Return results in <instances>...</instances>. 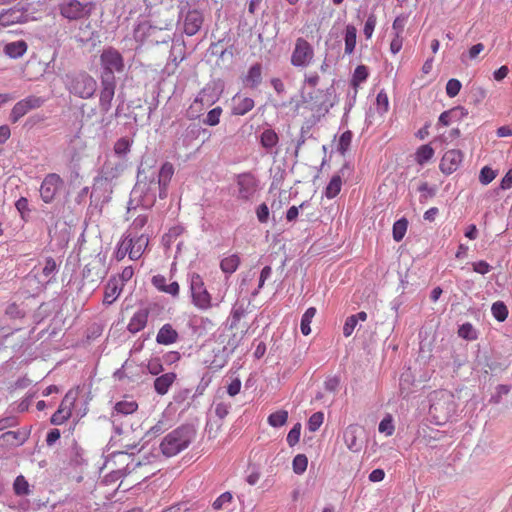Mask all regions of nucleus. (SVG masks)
Returning a JSON list of instances; mask_svg holds the SVG:
<instances>
[{
  "label": "nucleus",
  "mask_w": 512,
  "mask_h": 512,
  "mask_svg": "<svg viewBox=\"0 0 512 512\" xmlns=\"http://www.w3.org/2000/svg\"><path fill=\"white\" fill-rule=\"evenodd\" d=\"M174 174V167L171 163L165 162L158 172L151 171L146 173L144 168H139L138 182L135 185L132 193L144 195L145 202L153 203L156 199V194L160 199L167 196V187Z\"/></svg>",
  "instance_id": "nucleus-1"
},
{
  "label": "nucleus",
  "mask_w": 512,
  "mask_h": 512,
  "mask_svg": "<svg viewBox=\"0 0 512 512\" xmlns=\"http://www.w3.org/2000/svg\"><path fill=\"white\" fill-rule=\"evenodd\" d=\"M196 436L191 425H182L168 433L160 443V450L166 457H172L186 449Z\"/></svg>",
  "instance_id": "nucleus-2"
},
{
  "label": "nucleus",
  "mask_w": 512,
  "mask_h": 512,
  "mask_svg": "<svg viewBox=\"0 0 512 512\" xmlns=\"http://www.w3.org/2000/svg\"><path fill=\"white\" fill-rule=\"evenodd\" d=\"M67 91L80 99H91L97 90V81L86 71L70 72L64 80Z\"/></svg>",
  "instance_id": "nucleus-3"
},
{
  "label": "nucleus",
  "mask_w": 512,
  "mask_h": 512,
  "mask_svg": "<svg viewBox=\"0 0 512 512\" xmlns=\"http://www.w3.org/2000/svg\"><path fill=\"white\" fill-rule=\"evenodd\" d=\"M101 74L100 79L116 81L115 74L125 70V62L122 54L114 47H106L102 50L100 57Z\"/></svg>",
  "instance_id": "nucleus-4"
},
{
  "label": "nucleus",
  "mask_w": 512,
  "mask_h": 512,
  "mask_svg": "<svg viewBox=\"0 0 512 512\" xmlns=\"http://www.w3.org/2000/svg\"><path fill=\"white\" fill-rule=\"evenodd\" d=\"M189 288L192 303L200 310H208L212 307V297L207 291L202 277L197 273L188 275Z\"/></svg>",
  "instance_id": "nucleus-5"
},
{
  "label": "nucleus",
  "mask_w": 512,
  "mask_h": 512,
  "mask_svg": "<svg viewBox=\"0 0 512 512\" xmlns=\"http://www.w3.org/2000/svg\"><path fill=\"white\" fill-rule=\"evenodd\" d=\"M219 96L215 87L208 84L196 95L193 103L188 108V117L191 119L199 118L205 108L213 105Z\"/></svg>",
  "instance_id": "nucleus-6"
},
{
  "label": "nucleus",
  "mask_w": 512,
  "mask_h": 512,
  "mask_svg": "<svg viewBox=\"0 0 512 512\" xmlns=\"http://www.w3.org/2000/svg\"><path fill=\"white\" fill-rule=\"evenodd\" d=\"M313 59V46L306 39L297 38L291 54V64L297 68H307L313 62Z\"/></svg>",
  "instance_id": "nucleus-7"
},
{
  "label": "nucleus",
  "mask_w": 512,
  "mask_h": 512,
  "mask_svg": "<svg viewBox=\"0 0 512 512\" xmlns=\"http://www.w3.org/2000/svg\"><path fill=\"white\" fill-rule=\"evenodd\" d=\"M94 8L91 2H80L79 0H67L60 4V14L68 20H81L88 18Z\"/></svg>",
  "instance_id": "nucleus-8"
},
{
  "label": "nucleus",
  "mask_w": 512,
  "mask_h": 512,
  "mask_svg": "<svg viewBox=\"0 0 512 512\" xmlns=\"http://www.w3.org/2000/svg\"><path fill=\"white\" fill-rule=\"evenodd\" d=\"M63 181L56 173L48 174L41 183L40 196L45 203H51L58 190L62 186Z\"/></svg>",
  "instance_id": "nucleus-9"
},
{
  "label": "nucleus",
  "mask_w": 512,
  "mask_h": 512,
  "mask_svg": "<svg viewBox=\"0 0 512 512\" xmlns=\"http://www.w3.org/2000/svg\"><path fill=\"white\" fill-rule=\"evenodd\" d=\"M106 274L105 258L98 254L91 262L86 264L82 271V276L90 282H98Z\"/></svg>",
  "instance_id": "nucleus-10"
},
{
  "label": "nucleus",
  "mask_w": 512,
  "mask_h": 512,
  "mask_svg": "<svg viewBox=\"0 0 512 512\" xmlns=\"http://www.w3.org/2000/svg\"><path fill=\"white\" fill-rule=\"evenodd\" d=\"M238 199L248 201L257 191V180L250 173H243L237 177Z\"/></svg>",
  "instance_id": "nucleus-11"
},
{
  "label": "nucleus",
  "mask_w": 512,
  "mask_h": 512,
  "mask_svg": "<svg viewBox=\"0 0 512 512\" xmlns=\"http://www.w3.org/2000/svg\"><path fill=\"white\" fill-rule=\"evenodd\" d=\"M116 81L100 79L99 108L101 112L107 113L112 107V100L115 95Z\"/></svg>",
  "instance_id": "nucleus-12"
},
{
  "label": "nucleus",
  "mask_w": 512,
  "mask_h": 512,
  "mask_svg": "<svg viewBox=\"0 0 512 512\" xmlns=\"http://www.w3.org/2000/svg\"><path fill=\"white\" fill-rule=\"evenodd\" d=\"M463 161V153L457 149H451L445 152L440 162V170L446 175L455 172Z\"/></svg>",
  "instance_id": "nucleus-13"
},
{
  "label": "nucleus",
  "mask_w": 512,
  "mask_h": 512,
  "mask_svg": "<svg viewBox=\"0 0 512 512\" xmlns=\"http://www.w3.org/2000/svg\"><path fill=\"white\" fill-rule=\"evenodd\" d=\"M126 240H131V245H129L130 248V259L131 260H138L142 254L144 253L145 249L148 246L149 238L148 235L145 233L141 234H131V233H125L124 234Z\"/></svg>",
  "instance_id": "nucleus-14"
},
{
  "label": "nucleus",
  "mask_w": 512,
  "mask_h": 512,
  "mask_svg": "<svg viewBox=\"0 0 512 512\" xmlns=\"http://www.w3.org/2000/svg\"><path fill=\"white\" fill-rule=\"evenodd\" d=\"M127 167V160L112 156L107 159L102 167V173L106 180L118 177Z\"/></svg>",
  "instance_id": "nucleus-15"
},
{
  "label": "nucleus",
  "mask_w": 512,
  "mask_h": 512,
  "mask_svg": "<svg viewBox=\"0 0 512 512\" xmlns=\"http://www.w3.org/2000/svg\"><path fill=\"white\" fill-rule=\"evenodd\" d=\"M203 14L197 9L189 10L184 18V32L188 36L195 35L202 27Z\"/></svg>",
  "instance_id": "nucleus-16"
},
{
  "label": "nucleus",
  "mask_w": 512,
  "mask_h": 512,
  "mask_svg": "<svg viewBox=\"0 0 512 512\" xmlns=\"http://www.w3.org/2000/svg\"><path fill=\"white\" fill-rule=\"evenodd\" d=\"M74 37L75 40L81 45L91 44L93 47H95L99 42V35L97 31L94 30L90 22L81 24Z\"/></svg>",
  "instance_id": "nucleus-17"
},
{
  "label": "nucleus",
  "mask_w": 512,
  "mask_h": 512,
  "mask_svg": "<svg viewBox=\"0 0 512 512\" xmlns=\"http://www.w3.org/2000/svg\"><path fill=\"white\" fill-rule=\"evenodd\" d=\"M352 170L351 166L348 163H345L342 168L339 171V174L334 175L328 185L326 186L324 190V195L328 199L335 198L341 191L342 187V179L341 176H345L346 173H349Z\"/></svg>",
  "instance_id": "nucleus-18"
},
{
  "label": "nucleus",
  "mask_w": 512,
  "mask_h": 512,
  "mask_svg": "<svg viewBox=\"0 0 512 512\" xmlns=\"http://www.w3.org/2000/svg\"><path fill=\"white\" fill-rule=\"evenodd\" d=\"M255 106L254 100L250 97H244L236 94L232 98V114L243 116L251 111Z\"/></svg>",
  "instance_id": "nucleus-19"
},
{
  "label": "nucleus",
  "mask_w": 512,
  "mask_h": 512,
  "mask_svg": "<svg viewBox=\"0 0 512 512\" xmlns=\"http://www.w3.org/2000/svg\"><path fill=\"white\" fill-rule=\"evenodd\" d=\"M71 405L69 394H67L62 400L59 408L51 417V423L54 425L63 424L71 416Z\"/></svg>",
  "instance_id": "nucleus-20"
},
{
  "label": "nucleus",
  "mask_w": 512,
  "mask_h": 512,
  "mask_svg": "<svg viewBox=\"0 0 512 512\" xmlns=\"http://www.w3.org/2000/svg\"><path fill=\"white\" fill-rule=\"evenodd\" d=\"M138 408V404L134 400H122L115 404L112 413L113 422H119L121 416L134 413Z\"/></svg>",
  "instance_id": "nucleus-21"
},
{
  "label": "nucleus",
  "mask_w": 512,
  "mask_h": 512,
  "mask_svg": "<svg viewBox=\"0 0 512 512\" xmlns=\"http://www.w3.org/2000/svg\"><path fill=\"white\" fill-rule=\"evenodd\" d=\"M179 338L178 332L172 327L171 324H164L158 331L156 342L161 345H171L177 342Z\"/></svg>",
  "instance_id": "nucleus-22"
},
{
  "label": "nucleus",
  "mask_w": 512,
  "mask_h": 512,
  "mask_svg": "<svg viewBox=\"0 0 512 512\" xmlns=\"http://www.w3.org/2000/svg\"><path fill=\"white\" fill-rule=\"evenodd\" d=\"M359 428L356 425H350L344 431V443L352 452H359L362 448L361 442L358 440Z\"/></svg>",
  "instance_id": "nucleus-23"
},
{
  "label": "nucleus",
  "mask_w": 512,
  "mask_h": 512,
  "mask_svg": "<svg viewBox=\"0 0 512 512\" xmlns=\"http://www.w3.org/2000/svg\"><path fill=\"white\" fill-rule=\"evenodd\" d=\"M262 82V65L260 63L253 64L245 77L243 83L246 87L251 89L257 88Z\"/></svg>",
  "instance_id": "nucleus-24"
},
{
  "label": "nucleus",
  "mask_w": 512,
  "mask_h": 512,
  "mask_svg": "<svg viewBox=\"0 0 512 512\" xmlns=\"http://www.w3.org/2000/svg\"><path fill=\"white\" fill-rule=\"evenodd\" d=\"M177 375L174 372H168L158 376L154 380V389L158 395H165L176 380Z\"/></svg>",
  "instance_id": "nucleus-25"
},
{
  "label": "nucleus",
  "mask_w": 512,
  "mask_h": 512,
  "mask_svg": "<svg viewBox=\"0 0 512 512\" xmlns=\"http://www.w3.org/2000/svg\"><path fill=\"white\" fill-rule=\"evenodd\" d=\"M148 321V311L140 309L134 313L130 319L127 329L129 332L135 334L145 328Z\"/></svg>",
  "instance_id": "nucleus-26"
},
{
  "label": "nucleus",
  "mask_w": 512,
  "mask_h": 512,
  "mask_svg": "<svg viewBox=\"0 0 512 512\" xmlns=\"http://www.w3.org/2000/svg\"><path fill=\"white\" fill-rule=\"evenodd\" d=\"M278 142L279 137L271 128L264 129L260 135L261 146L267 151V153L277 154V151H273V149L277 146Z\"/></svg>",
  "instance_id": "nucleus-27"
},
{
  "label": "nucleus",
  "mask_w": 512,
  "mask_h": 512,
  "mask_svg": "<svg viewBox=\"0 0 512 512\" xmlns=\"http://www.w3.org/2000/svg\"><path fill=\"white\" fill-rule=\"evenodd\" d=\"M122 288L117 278H111L106 285L103 303L106 305L112 304L119 297Z\"/></svg>",
  "instance_id": "nucleus-28"
},
{
  "label": "nucleus",
  "mask_w": 512,
  "mask_h": 512,
  "mask_svg": "<svg viewBox=\"0 0 512 512\" xmlns=\"http://www.w3.org/2000/svg\"><path fill=\"white\" fill-rule=\"evenodd\" d=\"M28 45L24 40L9 42L4 47V53L12 59L22 57L27 51Z\"/></svg>",
  "instance_id": "nucleus-29"
},
{
  "label": "nucleus",
  "mask_w": 512,
  "mask_h": 512,
  "mask_svg": "<svg viewBox=\"0 0 512 512\" xmlns=\"http://www.w3.org/2000/svg\"><path fill=\"white\" fill-rule=\"evenodd\" d=\"M202 132L204 133V132H206V130L202 129L197 124H190L186 127V129L184 130V132H183L181 138H179V140H182L183 145L185 147H189L191 145L192 141L197 139Z\"/></svg>",
  "instance_id": "nucleus-30"
},
{
  "label": "nucleus",
  "mask_w": 512,
  "mask_h": 512,
  "mask_svg": "<svg viewBox=\"0 0 512 512\" xmlns=\"http://www.w3.org/2000/svg\"><path fill=\"white\" fill-rule=\"evenodd\" d=\"M357 29L354 25L348 24L345 28L344 42L345 54L351 55L356 47Z\"/></svg>",
  "instance_id": "nucleus-31"
},
{
  "label": "nucleus",
  "mask_w": 512,
  "mask_h": 512,
  "mask_svg": "<svg viewBox=\"0 0 512 512\" xmlns=\"http://www.w3.org/2000/svg\"><path fill=\"white\" fill-rule=\"evenodd\" d=\"M131 143L132 142L126 137H122V138L118 139L114 144V148H113L114 155L113 156L122 158V159H126V156L128 155V153L130 152V149H131Z\"/></svg>",
  "instance_id": "nucleus-32"
},
{
  "label": "nucleus",
  "mask_w": 512,
  "mask_h": 512,
  "mask_svg": "<svg viewBox=\"0 0 512 512\" xmlns=\"http://www.w3.org/2000/svg\"><path fill=\"white\" fill-rule=\"evenodd\" d=\"M240 264V258L238 255L233 254L221 260L220 267L221 270L226 274L234 273Z\"/></svg>",
  "instance_id": "nucleus-33"
},
{
  "label": "nucleus",
  "mask_w": 512,
  "mask_h": 512,
  "mask_svg": "<svg viewBox=\"0 0 512 512\" xmlns=\"http://www.w3.org/2000/svg\"><path fill=\"white\" fill-rule=\"evenodd\" d=\"M434 156V149L429 145L425 144L420 146L415 153V161L419 165H424Z\"/></svg>",
  "instance_id": "nucleus-34"
},
{
  "label": "nucleus",
  "mask_w": 512,
  "mask_h": 512,
  "mask_svg": "<svg viewBox=\"0 0 512 512\" xmlns=\"http://www.w3.org/2000/svg\"><path fill=\"white\" fill-rule=\"evenodd\" d=\"M190 398H192V391L189 388H181L173 394V402L179 406L184 405L186 408L190 406L188 402Z\"/></svg>",
  "instance_id": "nucleus-35"
},
{
  "label": "nucleus",
  "mask_w": 512,
  "mask_h": 512,
  "mask_svg": "<svg viewBox=\"0 0 512 512\" xmlns=\"http://www.w3.org/2000/svg\"><path fill=\"white\" fill-rule=\"evenodd\" d=\"M316 314V308L310 307L302 315L300 329L303 335H309L311 332L310 323Z\"/></svg>",
  "instance_id": "nucleus-36"
},
{
  "label": "nucleus",
  "mask_w": 512,
  "mask_h": 512,
  "mask_svg": "<svg viewBox=\"0 0 512 512\" xmlns=\"http://www.w3.org/2000/svg\"><path fill=\"white\" fill-rule=\"evenodd\" d=\"M369 72L365 65H359L355 68L351 84L353 87H358L361 83L365 82L368 78Z\"/></svg>",
  "instance_id": "nucleus-37"
},
{
  "label": "nucleus",
  "mask_w": 512,
  "mask_h": 512,
  "mask_svg": "<svg viewBox=\"0 0 512 512\" xmlns=\"http://www.w3.org/2000/svg\"><path fill=\"white\" fill-rule=\"evenodd\" d=\"M407 227L408 221L405 218H401L393 224V239L396 242H400L404 238Z\"/></svg>",
  "instance_id": "nucleus-38"
},
{
  "label": "nucleus",
  "mask_w": 512,
  "mask_h": 512,
  "mask_svg": "<svg viewBox=\"0 0 512 512\" xmlns=\"http://www.w3.org/2000/svg\"><path fill=\"white\" fill-rule=\"evenodd\" d=\"M288 419V412L285 410H279L269 415L268 423L272 427H281L283 426Z\"/></svg>",
  "instance_id": "nucleus-39"
},
{
  "label": "nucleus",
  "mask_w": 512,
  "mask_h": 512,
  "mask_svg": "<svg viewBox=\"0 0 512 512\" xmlns=\"http://www.w3.org/2000/svg\"><path fill=\"white\" fill-rule=\"evenodd\" d=\"M458 335H459V337H461L465 340H469V341L476 340L478 337V333H477L476 329L474 328V326L471 323H468V322L462 324L459 327Z\"/></svg>",
  "instance_id": "nucleus-40"
},
{
  "label": "nucleus",
  "mask_w": 512,
  "mask_h": 512,
  "mask_svg": "<svg viewBox=\"0 0 512 512\" xmlns=\"http://www.w3.org/2000/svg\"><path fill=\"white\" fill-rule=\"evenodd\" d=\"M29 112L26 104L20 100L18 101L12 108L10 113V120L12 123H16L20 118L26 115Z\"/></svg>",
  "instance_id": "nucleus-41"
},
{
  "label": "nucleus",
  "mask_w": 512,
  "mask_h": 512,
  "mask_svg": "<svg viewBox=\"0 0 512 512\" xmlns=\"http://www.w3.org/2000/svg\"><path fill=\"white\" fill-rule=\"evenodd\" d=\"M148 222V216L146 214L138 215L130 225L126 233L141 234L140 231L145 227Z\"/></svg>",
  "instance_id": "nucleus-42"
},
{
  "label": "nucleus",
  "mask_w": 512,
  "mask_h": 512,
  "mask_svg": "<svg viewBox=\"0 0 512 512\" xmlns=\"http://www.w3.org/2000/svg\"><path fill=\"white\" fill-rule=\"evenodd\" d=\"M491 312L494 318L500 322L504 321L508 316V309L501 301H497L492 304Z\"/></svg>",
  "instance_id": "nucleus-43"
},
{
  "label": "nucleus",
  "mask_w": 512,
  "mask_h": 512,
  "mask_svg": "<svg viewBox=\"0 0 512 512\" xmlns=\"http://www.w3.org/2000/svg\"><path fill=\"white\" fill-rule=\"evenodd\" d=\"M308 465V459L304 454H297L292 462L293 471L295 474H303Z\"/></svg>",
  "instance_id": "nucleus-44"
},
{
  "label": "nucleus",
  "mask_w": 512,
  "mask_h": 512,
  "mask_svg": "<svg viewBox=\"0 0 512 512\" xmlns=\"http://www.w3.org/2000/svg\"><path fill=\"white\" fill-rule=\"evenodd\" d=\"M222 108L215 107L207 113V116L203 119V124L208 126H216L220 122V117L222 115Z\"/></svg>",
  "instance_id": "nucleus-45"
},
{
  "label": "nucleus",
  "mask_w": 512,
  "mask_h": 512,
  "mask_svg": "<svg viewBox=\"0 0 512 512\" xmlns=\"http://www.w3.org/2000/svg\"><path fill=\"white\" fill-rule=\"evenodd\" d=\"M246 315V308L242 304H235L231 310V328L237 327L239 321Z\"/></svg>",
  "instance_id": "nucleus-46"
},
{
  "label": "nucleus",
  "mask_w": 512,
  "mask_h": 512,
  "mask_svg": "<svg viewBox=\"0 0 512 512\" xmlns=\"http://www.w3.org/2000/svg\"><path fill=\"white\" fill-rule=\"evenodd\" d=\"M418 191L421 192L420 203H425L429 198L436 195L437 188L435 186L430 187L427 182H423L419 185Z\"/></svg>",
  "instance_id": "nucleus-47"
},
{
  "label": "nucleus",
  "mask_w": 512,
  "mask_h": 512,
  "mask_svg": "<svg viewBox=\"0 0 512 512\" xmlns=\"http://www.w3.org/2000/svg\"><path fill=\"white\" fill-rule=\"evenodd\" d=\"M376 108L378 113L384 114L389 109V99L384 90H381L376 97Z\"/></svg>",
  "instance_id": "nucleus-48"
},
{
  "label": "nucleus",
  "mask_w": 512,
  "mask_h": 512,
  "mask_svg": "<svg viewBox=\"0 0 512 512\" xmlns=\"http://www.w3.org/2000/svg\"><path fill=\"white\" fill-rule=\"evenodd\" d=\"M13 488L15 493L19 496L27 495L29 493V484L22 475L16 477Z\"/></svg>",
  "instance_id": "nucleus-49"
},
{
  "label": "nucleus",
  "mask_w": 512,
  "mask_h": 512,
  "mask_svg": "<svg viewBox=\"0 0 512 512\" xmlns=\"http://www.w3.org/2000/svg\"><path fill=\"white\" fill-rule=\"evenodd\" d=\"M324 414L322 412L313 413L308 420V429L311 432L317 431L320 426L323 424Z\"/></svg>",
  "instance_id": "nucleus-50"
},
{
  "label": "nucleus",
  "mask_w": 512,
  "mask_h": 512,
  "mask_svg": "<svg viewBox=\"0 0 512 512\" xmlns=\"http://www.w3.org/2000/svg\"><path fill=\"white\" fill-rule=\"evenodd\" d=\"M378 430L381 433H385L387 436H390L394 433L395 427L393 424V419L390 415L385 416L380 421Z\"/></svg>",
  "instance_id": "nucleus-51"
},
{
  "label": "nucleus",
  "mask_w": 512,
  "mask_h": 512,
  "mask_svg": "<svg viewBox=\"0 0 512 512\" xmlns=\"http://www.w3.org/2000/svg\"><path fill=\"white\" fill-rule=\"evenodd\" d=\"M233 496L230 492H224L213 502L212 507L215 511L222 510L225 505L232 502Z\"/></svg>",
  "instance_id": "nucleus-52"
},
{
  "label": "nucleus",
  "mask_w": 512,
  "mask_h": 512,
  "mask_svg": "<svg viewBox=\"0 0 512 512\" xmlns=\"http://www.w3.org/2000/svg\"><path fill=\"white\" fill-rule=\"evenodd\" d=\"M231 408H232L231 403H227V402H223V401L214 403L215 415L220 420H223L229 414Z\"/></svg>",
  "instance_id": "nucleus-53"
},
{
  "label": "nucleus",
  "mask_w": 512,
  "mask_h": 512,
  "mask_svg": "<svg viewBox=\"0 0 512 512\" xmlns=\"http://www.w3.org/2000/svg\"><path fill=\"white\" fill-rule=\"evenodd\" d=\"M57 271H58V265H57L56 261L52 257L46 258L44 267L42 269V274L46 278H50V277L54 276Z\"/></svg>",
  "instance_id": "nucleus-54"
},
{
  "label": "nucleus",
  "mask_w": 512,
  "mask_h": 512,
  "mask_svg": "<svg viewBox=\"0 0 512 512\" xmlns=\"http://www.w3.org/2000/svg\"><path fill=\"white\" fill-rule=\"evenodd\" d=\"M300 434H301V424L296 423L292 427V429L289 431L287 438H286V441L290 447L295 446L299 442Z\"/></svg>",
  "instance_id": "nucleus-55"
},
{
  "label": "nucleus",
  "mask_w": 512,
  "mask_h": 512,
  "mask_svg": "<svg viewBox=\"0 0 512 512\" xmlns=\"http://www.w3.org/2000/svg\"><path fill=\"white\" fill-rule=\"evenodd\" d=\"M130 243L131 240H126L125 236H123V239L118 244L117 250L115 252L117 260H122L126 255L130 257Z\"/></svg>",
  "instance_id": "nucleus-56"
},
{
  "label": "nucleus",
  "mask_w": 512,
  "mask_h": 512,
  "mask_svg": "<svg viewBox=\"0 0 512 512\" xmlns=\"http://www.w3.org/2000/svg\"><path fill=\"white\" fill-rule=\"evenodd\" d=\"M377 24V17L375 14L371 13L365 22L363 33L366 37V39H370L373 35L375 26Z\"/></svg>",
  "instance_id": "nucleus-57"
},
{
  "label": "nucleus",
  "mask_w": 512,
  "mask_h": 512,
  "mask_svg": "<svg viewBox=\"0 0 512 512\" xmlns=\"http://www.w3.org/2000/svg\"><path fill=\"white\" fill-rule=\"evenodd\" d=\"M495 177H496V172L493 169H491L490 167L485 166L480 171L479 181L483 185H488L495 179Z\"/></svg>",
  "instance_id": "nucleus-58"
},
{
  "label": "nucleus",
  "mask_w": 512,
  "mask_h": 512,
  "mask_svg": "<svg viewBox=\"0 0 512 512\" xmlns=\"http://www.w3.org/2000/svg\"><path fill=\"white\" fill-rule=\"evenodd\" d=\"M461 87H462L461 82L458 79L452 78V79L448 80V82L446 84V94L450 98H453L458 95Z\"/></svg>",
  "instance_id": "nucleus-59"
},
{
  "label": "nucleus",
  "mask_w": 512,
  "mask_h": 512,
  "mask_svg": "<svg viewBox=\"0 0 512 512\" xmlns=\"http://www.w3.org/2000/svg\"><path fill=\"white\" fill-rule=\"evenodd\" d=\"M147 370L152 375H159L163 372L164 368L159 358H154L148 361Z\"/></svg>",
  "instance_id": "nucleus-60"
},
{
  "label": "nucleus",
  "mask_w": 512,
  "mask_h": 512,
  "mask_svg": "<svg viewBox=\"0 0 512 512\" xmlns=\"http://www.w3.org/2000/svg\"><path fill=\"white\" fill-rule=\"evenodd\" d=\"M351 140H352V134L350 131H346L340 136V139L338 142V150L342 154H344L348 150V148L351 144Z\"/></svg>",
  "instance_id": "nucleus-61"
},
{
  "label": "nucleus",
  "mask_w": 512,
  "mask_h": 512,
  "mask_svg": "<svg viewBox=\"0 0 512 512\" xmlns=\"http://www.w3.org/2000/svg\"><path fill=\"white\" fill-rule=\"evenodd\" d=\"M451 395L446 392H441V399L436 402H432L430 405V413H438L442 410L443 404L446 403V400H449Z\"/></svg>",
  "instance_id": "nucleus-62"
},
{
  "label": "nucleus",
  "mask_w": 512,
  "mask_h": 512,
  "mask_svg": "<svg viewBox=\"0 0 512 512\" xmlns=\"http://www.w3.org/2000/svg\"><path fill=\"white\" fill-rule=\"evenodd\" d=\"M22 101L26 104L29 111L41 107L44 103V99L33 95L22 99Z\"/></svg>",
  "instance_id": "nucleus-63"
},
{
  "label": "nucleus",
  "mask_w": 512,
  "mask_h": 512,
  "mask_svg": "<svg viewBox=\"0 0 512 512\" xmlns=\"http://www.w3.org/2000/svg\"><path fill=\"white\" fill-rule=\"evenodd\" d=\"M162 512H191V506L187 502H182L170 506Z\"/></svg>",
  "instance_id": "nucleus-64"
}]
</instances>
